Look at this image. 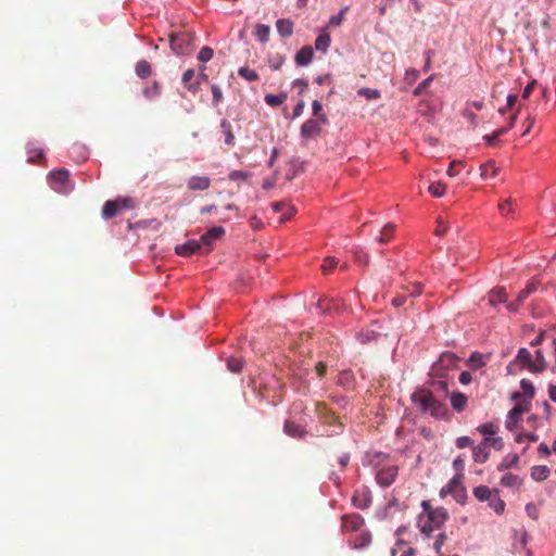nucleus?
Masks as SVG:
<instances>
[{
	"label": "nucleus",
	"mask_w": 556,
	"mask_h": 556,
	"mask_svg": "<svg viewBox=\"0 0 556 556\" xmlns=\"http://www.w3.org/2000/svg\"><path fill=\"white\" fill-rule=\"evenodd\" d=\"M41 159H43V151L41 149L28 150V162L29 163H39Z\"/></svg>",
	"instance_id": "obj_48"
},
{
	"label": "nucleus",
	"mask_w": 556,
	"mask_h": 556,
	"mask_svg": "<svg viewBox=\"0 0 556 556\" xmlns=\"http://www.w3.org/2000/svg\"><path fill=\"white\" fill-rule=\"evenodd\" d=\"M287 100V94L281 92V93H278V94H266L265 96V102L266 104H268L269 106H279L281 105L285 101Z\"/></svg>",
	"instance_id": "obj_35"
},
{
	"label": "nucleus",
	"mask_w": 556,
	"mask_h": 556,
	"mask_svg": "<svg viewBox=\"0 0 556 556\" xmlns=\"http://www.w3.org/2000/svg\"><path fill=\"white\" fill-rule=\"evenodd\" d=\"M175 251L180 256H190L193 253H202V244L198 240H189L184 244L177 245Z\"/></svg>",
	"instance_id": "obj_13"
},
{
	"label": "nucleus",
	"mask_w": 556,
	"mask_h": 556,
	"mask_svg": "<svg viewBox=\"0 0 556 556\" xmlns=\"http://www.w3.org/2000/svg\"><path fill=\"white\" fill-rule=\"evenodd\" d=\"M515 202L516 201L513 200L511 198H508V199L504 200L503 202H501L498 204L500 213L503 216L508 217L514 212Z\"/></svg>",
	"instance_id": "obj_38"
},
{
	"label": "nucleus",
	"mask_w": 556,
	"mask_h": 556,
	"mask_svg": "<svg viewBox=\"0 0 556 556\" xmlns=\"http://www.w3.org/2000/svg\"><path fill=\"white\" fill-rule=\"evenodd\" d=\"M251 177V174L243 170H232L229 173L228 178L231 181H248Z\"/></svg>",
	"instance_id": "obj_44"
},
{
	"label": "nucleus",
	"mask_w": 556,
	"mask_h": 556,
	"mask_svg": "<svg viewBox=\"0 0 556 556\" xmlns=\"http://www.w3.org/2000/svg\"><path fill=\"white\" fill-rule=\"evenodd\" d=\"M472 458L477 464L485 463L489 458V447H486L485 442H481V444L472 448Z\"/></svg>",
	"instance_id": "obj_18"
},
{
	"label": "nucleus",
	"mask_w": 556,
	"mask_h": 556,
	"mask_svg": "<svg viewBox=\"0 0 556 556\" xmlns=\"http://www.w3.org/2000/svg\"><path fill=\"white\" fill-rule=\"evenodd\" d=\"M278 33L282 37H289L293 33V23L290 20L281 18L276 23Z\"/></svg>",
	"instance_id": "obj_27"
},
{
	"label": "nucleus",
	"mask_w": 556,
	"mask_h": 556,
	"mask_svg": "<svg viewBox=\"0 0 556 556\" xmlns=\"http://www.w3.org/2000/svg\"><path fill=\"white\" fill-rule=\"evenodd\" d=\"M507 293L504 288H495L489 292V302L491 305H496L506 302Z\"/></svg>",
	"instance_id": "obj_25"
},
{
	"label": "nucleus",
	"mask_w": 556,
	"mask_h": 556,
	"mask_svg": "<svg viewBox=\"0 0 556 556\" xmlns=\"http://www.w3.org/2000/svg\"><path fill=\"white\" fill-rule=\"evenodd\" d=\"M338 263L339 261L333 256L326 257L321 265L324 274H328L332 268H334L338 265Z\"/></svg>",
	"instance_id": "obj_47"
},
{
	"label": "nucleus",
	"mask_w": 556,
	"mask_h": 556,
	"mask_svg": "<svg viewBox=\"0 0 556 556\" xmlns=\"http://www.w3.org/2000/svg\"><path fill=\"white\" fill-rule=\"evenodd\" d=\"M547 367L545 357L541 350L535 351V358L532 364V372H542Z\"/></svg>",
	"instance_id": "obj_29"
},
{
	"label": "nucleus",
	"mask_w": 556,
	"mask_h": 556,
	"mask_svg": "<svg viewBox=\"0 0 556 556\" xmlns=\"http://www.w3.org/2000/svg\"><path fill=\"white\" fill-rule=\"evenodd\" d=\"M462 165H463V163H462V162H455V161H454V162H452V163L450 164L448 169H447V174H448V176H451V177L456 176V175L458 174V169H457V167H460Z\"/></svg>",
	"instance_id": "obj_61"
},
{
	"label": "nucleus",
	"mask_w": 556,
	"mask_h": 556,
	"mask_svg": "<svg viewBox=\"0 0 556 556\" xmlns=\"http://www.w3.org/2000/svg\"><path fill=\"white\" fill-rule=\"evenodd\" d=\"M396 477V467L394 465H390L383 467L377 472V482L380 486L387 488L390 486L391 483L394 482Z\"/></svg>",
	"instance_id": "obj_12"
},
{
	"label": "nucleus",
	"mask_w": 556,
	"mask_h": 556,
	"mask_svg": "<svg viewBox=\"0 0 556 556\" xmlns=\"http://www.w3.org/2000/svg\"><path fill=\"white\" fill-rule=\"evenodd\" d=\"M472 494L476 496L477 501L485 502L494 496H498V491L496 489L491 490L489 486L480 484L473 488Z\"/></svg>",
	"instance_id": "obj_16"
},
{
	"label": "nucleus",
	"mask_w": 556,
	"mask_h": 556,
	"mask_svg": "<svg viewBox=\"0 0 556 556\" xmlns=\"http://www.w3.org/2000/svg\"><path fill=\"white\" fill-rule=\"evenodd\" d=\"M364 526V519L359 514L352 513L342 516V531H359Z\"/></svg>",
	"instance_id": "obj_11"
},
{
	"label": "nucleus",
	"mask_w": 556,
	"mask_h": 556,
	"mask_svg": "<svg viewBox=\"0 0 556 556\" xmlns=\"http://www.w3.org/2000/svg\"><path fill=\"white\" fill-rule=\"evenodd\" d=\"M535 84H536V81H535V80H532L531 83H529V84L525 87V89H523V91H522V94H521L522 99H525V100H526V99H528V98L530 97V94L532 93V91H533V89H534Z\"/></svg>",
	"instance_id": "obj_59"
},
{
	"label": "nucleus",
	"mask_w": 556,
	"mask_h": 556,
	"mask_svg": "<svg viewBox=\"0 0 556 556\" xmlns=\"http://www.w3.org/2000/svg\"><path fill=\"white\" fill-rule=\"evenodd\" d=\"M330 36L327 33L320 34L315 41V48L319 51L326 52L330 46Z\"/></svg>",
	"instance_id": "obj_36"
},
{
	"label": "nucleus",
	"mask_w": 556,
	"mask_h": 556,
	"mask_svg": "<svg viewBox=\"0 0 556 556\" xmlns=\"http://www.w3.org/2000/svg\"><path fill=\"white\" fill-rule=\"evenodd\" d=\"M312 109H313V115L317 118V121L320 124H323V125L328 124V118H327V115L324 113L323 104L318 100L313 101Z\"/></svg>",
	"instance_id": "obj_32"
},
{
	"label": "nucleus",
	"mask_w": 556,
	"mask_h": 556,
	"mask_svg": "<svg viewBox=\"0 0 556 556\" xmlns=\"http://www.w3.org/2000/svg\"><path fill=\"white\" fill-rule=\"evenodd\" d=\"M405 292H408L409 295H419L422 292V285L418 282L409 283L403 287Z\"/></svg>",
	"instance_id": "obj_49"
},
{
	"label": "nucleus",
	"mask_w": 556,
	"mask_h": 556,
	"mask_svg": "<svg viewBox=\"0 0 556 556\" xmlns=\"http://www.w3.org/2000/svg\"><path fill=\"white\" fill-rule=\"evenodd\" d=\"M307 86H308V83L305 79H295L293 81V87H299L300 93H303L305 91V89L307 88Z\"/></svg>",
	"instance_id": "obj_64"
},
{
	"label": "nucleus",
	"mask_w": 556,
	"mask_h": 556,
	"mask_svg": "<svg viewBox=\"0 0 556 556\" xmlns=\"http://www.w3.org/2000/svg\"><path fill=\"white\" fill-rule=\"evenodd\" d=\"M489 503V507L496 514H502L505 510V502L500 496H493V498L485 501Z\"/></svg>",
	"instance_id": "obj_40"
},
{
	"label": "nucleus",
	"mask_w": 556,
	"mask_h": 556,
	"mask_svg": "<svg viewBox=\"0 0 556 556\" xmlns=\"http://www.w3.org/2000/svg\"><path fill=\"white\" fill-rule=\"evenodd\" d=\"M520 391L513 392L511 396H509V399L516 403L515 407L508 412L507 419H505V428L509 431L516 429L521 415L529 412L530 403H532L533 396L535 395L533 384H520Z\"/></svg>",
	"instance_id": "obj_2"
},
{
	"label": "nucleus",
	"mask_w": 556,
	"mask_h": 556,
	"mask_svg": "<svg viewBox=\"0 0 556 556\" xmlns=\"http://www.w3.org/2000/svg\"><path fill=\"white\" fill-rule=\"evenodd\" d=\"M211 91H212V94H213V103L217 104V103L222 102V100H223V92H222L220 88L217 85H213L211 87Z\"/></svg>",
	"instance_id": "obj_54"
},
{
	"label": "nucleus",
	"mask_w": 556,
	"mask_h": 556,
	"mask_svg": "<svg viewBox=\"0 0 556 556\" xmlns=\"http://www.w3.org/2000/svg\"><path fill=\"white\" fill-rule=\"evenodd\" d=\"M220 129L225 137V139H224L225 144H227L228 147L235 146L236 138H235V135L232 131L231 123L228 122L227 119H223L220 123Z\"/></svg>",
	"instance_id": "obj_20"
},
{
	"label": "nucleus",
	"mask_w": 556,
	"mask_h": 556,
	"mask_svg": "<svg viewBox=\"0 0 556 556\" xmlns=\"http://www.w3.org/2000/svg\"><path fill=\"white\" fill-rule=\"evenodd\" d=\"M445 540H446L445 533L438 534L437 540H434L433 548H434V551H437L438 554L441 553V548H442L443 544L445 543Z\"/></svg>",
	"instance_id": "obj_55"
},
{
	"label": "nucleus",
	"mask_w": 556,
	"mask_h": 556,
	"mask_svg": "<svg viewBox=\"0 0 556 556\" xmlns=\"http://www.w3.org/2000/svg\"><path fill=\"white\" fill-rule=\"evenodd\" d=\"M136 74L143 79L149 77L151 75L150 63L146 60L138 61L136 64Z\"/></svg>",
	"instance_id": "obj_34"
},
{
	"label": "nucleus",
	"mask_w": 556,
	"mask_h": 556,
	"mask_svg": "<svg viewBox=\"0 0 556 556\" xmlns=\"http://www.w3.org/2000/svg\"><path fill=\"white\" fill-rule=\"evenodd\" d=\"M161 94V86L157 81H153V84L143 89V96L148 100H153Z\"/></svg>",
	"instance_id": "obj_37"
},
{
	"label": "nucleus",
	"mask_w": 556,
	"mask_h": 556,
	"mask_svg": "<svg viewBox=\"0 0 556 556\" xmlns=\"http://www.w3.org/2000/svg\"><path fill=\"white\" fill-rule=\"evenodd\" d=\"M212 58L213 50L210 47H203L198 54V60L203 63L208 62Z\"/></svg>",
	"instance_id": "obj_50"
},
{
	"label": "nucleus",
	"mask_w": 556,
	"mask_h": 556,
	"mask_svg": "<svg viewBox=\"0 0 556 556\" xmlns=\"http://www.w3.org/2000/svg\"><path fill=\"white\" fill-rule=\"evenodd\" d=\"M445 189L446 186L440 181L431 184L428 188L429 192L435 198L442 197L445 193Z\"/></svg>",
	"instance_id": "obj_43"
},
{
	"label": "nucleus",
	"mask_w": 556,
	"mask_h": 556,
	"mask_svg": "<svg viewBox=\"0 0 556 556\" xmlns=\"http://www.w3.org/2000/svg\"><path fill=\"white\" fill-rule=\"evenodd\" d=\"M211 186V179L207 176H191L187 180V188L191 191H204Z\"/></svg>",
	"instance_id": "obj_14"
},
{
	"label": "nucleus",
	"mask_w": 556,
	"mask_h": 556,
	"mask_svg": "<svg viewBox=\"0 0 556 556\" xmlns=\"http://www.w3.org/2000/svg\"><path fill=\"white\" fill-rule=\"evenodd\" d=\"M548 473H549L548 467L544 466V465L534 466V467H532V470H531L532 479H534L535 481H539V482L546 480L548 477Z\"/></svg>",
	"instance_id": "obj_30"
},
{
	"label": "nucleus",
	"mask_w": 556,
	"mask_h": 556,
	"mask_svg": "<svg viewBox=\"0 0 556 556\" xmlns=\"http://www.w3.org/2000/svg\"><path fill=\"white\" fill-rule=\"evenodd\" d=\"M226 362L227 368L231 372H240L244 364L243 356L240 353L228 356Z\"/></svg>",
	"instance_id": "obj_21"
},
{
	"label": "nucleus",
	"mask_w": 556,
	"mask_h": 556,
	"mask_svg": "<svg viewBox=\"0 0 556 556\" xmlns=\"http://www.w3.org/2000/svg\"><path fill=\"white\" fill-rule=\"evenodd\" d=\"M194 34L189 29L179 30L169 35L170 48L177 55L189 54L192 51Z\"/></svg>",
	"instance_id": "obj_6"
},
{
	"label": "nucleus",
	"mask_w": 556,
	"mask_h": 556,
	"mask_svg": "<svg viewBox=\"0 0 556 556\" xmlns=\"http://www.w3.org/2000/svg\"><path fill=\"white\" fill-rule=\"evenodd\" d=\"M134 207V202L129 198H118L116 200L106 201L103 205L102 215L105 219L115 217L122 211Z\"/></svg>",
	"instance_id": "obj_8"
},
{
	"label": "nucleus",
	"mask_w": 556,
	"mask_h": 556,
	"mask_svg": "<svg viewBox=\"0 0 556 556\" xmlns=\"http://www.w3.org/2000/svg\"><path fill=\"white\" fill-rule=\"evenodd\" d=\"M448 520V511L444 507L433 508L429 501L421 502V513L417 518V528L426 538L442 528Z\"/></svg>",
	"instance_id": "obj_1"
},
{
	"label": "nucleus",
	"mask_w": 556,
	"mask_h": 556,
	"mask_svg": "<svg viewBox=\"0 0 556 556\" xmlns=\"http://www.w3.org/2000/svg\"><path fill=\"white\" fill-rule=\"evenodd\" d=\"M320 131L321 128L319 126V122L315 119H307L301 126V136L306 139L318 136Z\"/></svg>",
	"instance_id": "obj_15"
},
{
	"label": "nucleus",
	"mask_w": 556,
	"mask_h": 556,
	"mask_svg": "<svg viewBox=\"0 0 556 556\" xmlns=\"http://www.w3.org/2000/svg\"><path fill=\"white\" fill-rule=\"evenodd\" d=\"M534 123H535V117L533 115L529 114L527 116V118L525 119V122H523L525 131L522 132V136H526L527 134L530 132V130L533 127Z\"/></svg>",
	"instance_id": "obj_56"
},
{
	"label": "nucleus",
	"mask_w": 556,
	"mask_h": 556,
	"mask_svg": "<svg viewBox=\"0 0 556 556\" xmlns=\"http://www.w3.org/2000/svg\"><path fill=\"white\" fill-rule=\"evenodd\" d=\"M194 78V71L189 68L187 70L184 75H182V83L185 85V87L195 93L198 90H199V84L198 81H192Z\"/></svg>",
	"instance_id": "obj_23"
},
{
	"label": "nucleus",
	"mask_w": 556,
	"mask_h": 556,
	"mask_svg": "<svg viewBox=\"0 0 556 556\" xmlns=\"http://www.w3.org/2000/svg\"><path fill=\"white\" fill-rule=\"evenodd\" d=\"M238 75L248 81H256L260 78L258 74L254 70H251L247 66L240 67L238 70Z\"/></svg>",
	"instance_id": "obj_39"
},
{
	"label": "nucleus",
	"mask_w": 556,
	"mask_h": 556,
	"mask_svg": "<svg viewBox=\"0 0 556 556\" xmlns=\"http://www.w3.org/2000/svg\"><path fill=\"white\" fill-rule=\"evenodd\" d=\"M410 401H413L415 409L421 414H429L434 418H444L446 416V406L431 391L425 388H419L410 394Z\"/></svg>",
	"instance_id": "obj_3"
},
{
	"label": "nucleus",
	"mask_w": 556,
	"mask_h": 556,
	"mask_svg": "<svg viewBox=\"0 0 556 556\" xmlns=\"http://www.w3.org/2000/svg\"><path fill=\"white\" fill-rule=\"evenodd\" d=\"M348 11V8L342 9L337 15L331 16L329 20L330 26H339L341 25L342 21L344 20V15Z\"/></svg>",
	"instance_id": "obj_51"
},
{
	"label": "nucleus",
	"mask_w": 556,
	"mask_h": 556,
	"mask_svg": "<svg viewBox=\"0 0 556 556\" xmlns=\"http://www.w3.org/2000/svg\"><path fill=\"white\" fill-rule=\"evenodd\" d=\"M459 358L453 353H443L440 359L434 364L432 374L440 379H454V374L458 369Z\"/></svg>",
	"instance_id": "obj_5"
},
{
	"label": "nucleus",
	"mask_w": 556,
	"mask_h": 556,
	"mask_svg": "<svg viewBox=\"0 0 556 556\" xmlns=\"http://www.w3.org/2000/svg\"><path fill=\"white\" fill-rule=\"evenodd\" d=\"M483 443H485V444L491 443V445L495 450L502 448V439L501 438H485Z\"/></svg>",
	"instance_id": "obj_58"
},
{
	"label": "nucleus",
	"mask_w": 556,
	"mask_h": 556,
	"mask_svg": "<svg viewBox=\"0 0 556 556\" xmlns=\"http://www.w3.org/2000/svg\"><path fill=\"white\" fill-rule=\"evenodd\" d=\"M371 534L369 531H363L357 536H355L354 541H352L351 546L354 549H362L370 545Z\"/></svg>",
	"instance_id": "obj_19"
},
{
	"label": "nucleus",
	"mask_w": 556,
	"mask_h": 556,
	"mask_svg": "<svg viewBox=\"0 0 556 556\" xmlns=\"http://www.w3.org/2000/svg\"><path fill=\"white\" fill-rule=\"evenodd\" d=\"M395 228L396 226L392 223H388L387 225H384L380 232V236L377 238V241L383 244L390 242L395 231Z\"/></svg>",
	"instance_id": "obj_28"
},
{
	"label": "nucleus",
	"mask_w": 556,
	"mask_h": 556,
	"mask_svg": "<svg viewBox=\"0 0 556 556\" xmlns=\"http://www.w3.org/2000/svg\"><path fill=\"white\" fill-rule=\"evenodd\" d=\"M501 485L508 489H519L521 485V479L519 476L514 473H506L502 476Z\"/></svg>",
	"instance_id": "obj_24"
},
{
	"label": "nucleus",
	"mask_w": 556,
	"mask_h": 556,
	"mask_svg": "<svg viewBox=\"0 0 556 556\" xmlns=\"http://www.w3.org/2000/svg\"><path fill=\"white\" fill-rule=\"evenodd\" d=\"M478 431L485 437H492L496 433V427L492 422H485L478 426Z\"/></svg>",
	"instance_id": "obj_46"
},
{
	"label": "nucleus",
	"mask_w": 556,
	"mask_h": 556,
	"mask_svg": "<svg viewBox=\"0 0 556 556\" xmlns=\"http://www.w3.org/2000/svg\"><path fill=\"white\" fill-rule=\"evenodd\" d=\"M532 354L526 348H521L519 349L514 362H511L507 368L509 371H513L515 367H519L521 369H528L529 371L532 372Z\"/></svg>",
	"instance_id": "obj_10"
},
{
	"label": "nucleus",
	"mask_w": 556,
	"mask_h": 556,
	"mask_svg": "<svg viewBox=\"0 0 556 556\" xmlns=\"http://www.w3.org/2000/svg\"><path fill=\"white\" fill-rule=\"evenodd\" d=\"M326 369H327V366L325 363L323 362H319L315 365V370H316V374H317V378L318 379H323L324 378V375L326 372Z\"/></svg>",
	"instance_id": "obj_60"
},
{
	"label": "nucleus",
	"mask_w": 556,
	"mask_h": 556,
	"mask_svg": "<svg viewBox=\"0 0 556 556\" xmlns=\"http://www.w3.org/2000/svg\"><path fill=\"white\" fill-rule=\"evenodd\" d=\"M456 446L457 448H468L472 446V439L468 437H458L456 439Z\"/></svg>",
	"instance_id": "obj_53"
},
{
	"label": "nucleus",
	"mask_w": 556,
	"mask_h": 556,
	"mask_svg": "<svg viewBox=\"0 0 556 556\" xmlns=\"http://www.w3.org/2000/svg\"><path fill=\"white\" fill-rule=\"evenodd\" d=\"M453 468L457 471V473H462L465 470V458L463 456L456 457L453 460Z\"/></svg>",
	"instance_id": "obj_57"
},
{
	"label": "nucleus",
	"mask_w": 556,
	"mask_h": 556,
	"mask_svg": "<svg viewBox=\"0 0 556 556\" xmlns=\"http://www.w3.org/2000/svg\"><path fill=\"white\" fill-rule=\"evenodd\" d=\"M50 185L59 193H67L73 189V185L70 181V173L67 169L60 168L50 172L49 174Z\"/></svg>",
	"instance_id": "obj_7"
},
{
	"label": "nucleus",
	"mask_w": 556,
	"mask_h": 556,
	"mask_svg": "<svg viewBox=\"0 0 556 556\" xmlns=\"http://www.w3.org/2000/svg\"><path fill=\"white\" fill-rule=\"evenodd\" d=\"M271 206L275 212H282L285 208H287L289 211V215L287 216V218H291L295 214V207L290 203L283 201L273 203Z\"/></svg>",
	"instance_id": "obj_41"
},
{
	"label": "nucleus",
	"mask_w": 556,
	"mask_h": 556,
	"mask_svg": "<svg viewBox=\"0 0 556 556\" xmlns=\"http://www.w3.org/2000/svg\"><path fill=\"white\" fill-rule=\"evenodd\" d=\"M357 93L364 98H366L367 100H374V99H379L381 97L380 94V91L377 90V89H371V88H367V87H364V88H361Z\"/></svg>",
	"instance_id": "obj_42"
},
{
	"label": "nucleus",
	"mask_w": 556,
	"mask_h": 556,
	"mask_svg": "<svg viewBox=\"0 0 556 556\" xmlns=\"http://www.w3.org/2000/svg\"><path fill=\"white\" fill-rule=\"evenodd\" d=\"M406 302V295L405 294H397L396 296L393 298L392 300V304L395 306V307H400L402 305H404Z\"/></svg>",
	"instance_id": "obj_63"
},
{
	"label": "nucleus",
	"mask_w": 556,
	"mask_h": 556,
	"mask_svg": "<svg viewBox=\"0 0 556 556\" xmlns=\"http://www.w3.org/2000/svg\"><path fill=\"white\" fill-rule=\"evenodd\" d=\"M314 51L309 46L303 47L295 55V62L300 66H306L311 63Z\"/></svg>",
	"instance_id": "obj_17"
},
{
	"label": "nucleus",
	"mask_w": 556,
	"mask_h": 556,
	"mask_svg": "<svg viewBox=\"0 0 556 556\" xmlns=\"http://www.w3.org/2000/svg\"><path fill=\"white\" fill-rule=\"evenodd\" d=\"M481 170V177L488 178V177H495L498 174V167L495 166V163L490 161L485 164H482L480 166Z\"/></svg>",
	"instance_id": "obj_33"
},
{
	"label": "nucleus",
	"mask_w": 556,
	"mask_h": 556,
	"mask_svg": "<svg viewBox=\"0 0 556 556\" xmlns=\"http://www.w3.org/2000/svg\"><path fill=\"white\" fill-rule=\"evenodd\" d=\"M491 358V353L472 352L466 361L468 369L460 371L458 382H472L473 380L481 379Z\"/></svg>",
	"instance_id": "obj_4"
},
{
	"label": "nucleus",
	"mask_w": 556,
	"mask_h": 556,
	"mask_svg": "<svg viewBox=\"0 0 556 556\" xmlns=\"http://www.w3.org/2000/svg\"><path fill=\"white\" fill-rule=\"evenodd\" d=\"M270 28L265 24H257L255 26L254 36L258 41L265 43L269 40Z\"/></svg>",
	"instance_id": "obj_31"
},
{
	"label": "nucleus",
	"mask_w": 556,
	"mask_h": 556,
	"mask_svg": "<svg viewBox=\"0 0 556 556\" xmlns=\"http://www.w3.org/2000/svg\"><path fill=\"white\" fill-rule=\"evenodd\" d=\"M224 233L225 229L222 226H215L202 235L200 240H198L202 244V253H208L213 243L222 238Z\"/></svg>",
	"instance_id": "obj_9"
},
{
	"label": "nucleus",
	"mask_w": 556,
	"mask_h": 556,
	"mask_svg": "<svg viewBox=\"0 0 556 556\" xmlns=\"http://www.w3.org/2000/svg\"><path fill=\"white\" fill-rule=\"evenodd\" d=\"M432 80V76L428 77L427 79H425L422 83H420L417 88L415 89L414 93L416 96H419L422 90L429 86L430 81Z\"/></svg>",
	"instance_id": "obj_62"
},
{
	"label": "nucleus",
	"mask_w": 556,
	"mask_h": 556,
	"mask_svg": "<svg viewBox=\"0 0 556 556\" xmlns=\"http://www.w3.org/2000/svg\"><path fill=\"white\" fill-rule=\"evenodd\" d=\"M467 397L465 394L460 392H453L452 395H450V404H452V407L456 412H463L466 407Z\"/></svg>",
	"instance_id": "obj_22"
},
{
	"label": "nucleus",
	"mask_w": 556,
	"mask_h": 556,
	"mask_svg": "<svg viewBox=\"0 0 556 556\" xmlns=\"http://www.w3.org/2000/svg\"><path fill=\"white\" fill-rule=\"evenodd\" d=\"M459 485L458 476L450 480L448 484L442 488L441 495L443 496L446 493H453L454 490Z\"/></svg>",
	"instance_id": "obj_52"
},
{
	"label": "nucleus",
	"mask_w": 556,
	"mask_h": 556,
	"mask_svg": "<svg viewBox=\"0 0 556 556\" xmlns=\"http://www.w3.org/2000/svg\"><path fill=\"white\" fill-rule=\"evenodd\" d=\"M285 433L292 438H301L304 434V430L300 425L287 420L285 421Z\"/></svg>",
	"instance_id": "obj_26"
},
{
	"label": "nucleus",
	"mask_w": 556,
	"mask_h": 556,
	"mask_svg": "<svg viewBox=\"0 0 556 556\" xmlns=\"http://www.w3.org/2000/svg\"><path fill=\"white\" fill-rule=\"evenodd\" d=\"M507 131V128H500L494 130L490 135H485L483 139L486 141L489 146H494L500 136L504 135Z\"/></svg>",
	"instance_id": "obj_45"
}]
</instances>
